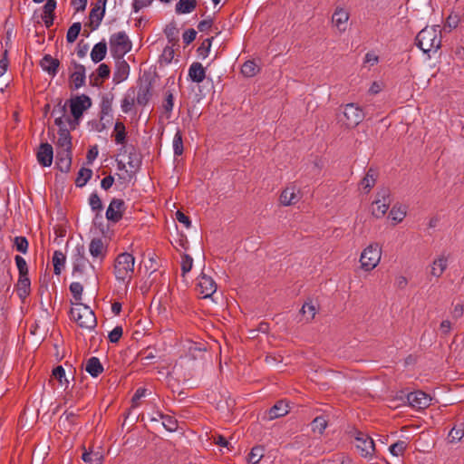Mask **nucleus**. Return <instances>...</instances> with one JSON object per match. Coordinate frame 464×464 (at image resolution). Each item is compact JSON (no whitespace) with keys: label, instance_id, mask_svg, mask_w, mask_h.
Here are the masks:
<instances>
[{"label":"nucleus","instance_id":"f257e3e1","mask_svg":"<svg viewBox=\"0 0 464 464\" xmlns=\"http://www.w3.org/2000/svg\"><path fill=\"white\" fill-rule=\"evenodd\" d=\"M438 26H426L419 32L415 38V44L424 53H436L441 46L440 31Z\"/></svg>","mask_w":464,"mask_h":464},{"label":"nucleus","instance_id":"f03ea898","mask_svg":"<svg viewBox=\"0 0 464 464\" xmlns=\"http://www.w3.org/2000/svg\"><path fill=\"white\" fill-rule=\"evenodd\" d=\"M134 264L135 258L131 254L128 252L119 254L113 266V274L116 280L128 285L132 279Z\"/></svg>","mask_w":464,"mask_h":464},{"label":"nucleus","instance_id":"7ed1b4c3","mask_svg":"<svg viewBox=\"0 0 464 464\" xmlns=\"http://www.w3.org/2000/svg\"><path fill=\"white\" fill-rule=\"evenodd\" d=\"M81 308H71L70 318L74 320L81 328L93 330L97 325V319L94 312L86 304L77 303Z\"/></svg>","mask_w":464,"mask_h":464},{"label":"nucleus","instance_id":"20e7f679","mask_svg":"<svg viewBox=\"0 0 464 464\" xmlns=\"http://www.w3.org/2000/svg\"><path fill=\"white\" fill-rule=\"evenodd\" d=\"M132 43L123 31L112 34L110 37V50L115 59H122L130 52Z\"/></svg>","mask_w":464,"mask_h":464},{"label":"nucleus","instance_id":"39448f33","mask_svg":"<svg viewBox=\"0 0 464 464\" xmlns=\"http://www.w3.org/2000/svg\"><path fill=\"white\" fill-rule=\"evenodd\" d=\"M363 110L356 103H347L338 115V121L347 128H355L364 119Z\"/></svg>","mask_w":464,"mask_h":464},{"label":"nucleus","instance_id":"423d86ee","mask_svg":"<svg viewBox=\"0 0 464 464\" xmlns=\"http://www.w3.org/2000/svg\"><path fill=\"white\" fill-rule=\"evenodd\" d=\"M354 445L361 457L372 459L375 454V444L373 440L366 433L354 431Z\"/></svg>","mask_w":464,"mask_h":464},{"label":"nucleus","instance_id":"0eeeda50","mask_svg":"<svg viewBox=\"0 0 464 464\" xmlns=\"http://www.w3.org/2000/svg\"><path fill=\"white\" fill-rule=\"evenodd\" d=\"M381 256L382 249L377 243L369 245L360 256L362 267L366 271L372 270L379 264Z\"/></svg>","mask_w":464,"mask_h":464},{"label":"nucleus","instance_id":"6e6552de","mask_svg":"<svg viewBox=\"0 0 464 464\" xmlns=\"http://www.w3.org/2000/svg\"><path fill=\"white\" fill-rule=\"evenodd\" d=\"M153 79L148 76L138 85V91L135 95L137 104L145 107L152 98Z\"/></svg>","mask_w":464,"mask_h":464},{"label":"nucleus","instance_id":"1a4fd4ad","mask_svg":"<svg viewBox=\"0 0 464 464\" xmlns=\"http://www.w3.org/2000/svg\"><path fill=\"white\" fill-rule=\"evenodd\" d=\"M69 107H70V112L72 116H82L83 112L91 108L92 102V99L86 95H77L75 97L71 98L67 101Z\"/></svg>","mask_w":464,"mask_h":464},{"label":"nucleus","instance_id":"9d476101","mask_svg":"<svg viewBox=\"0 0 464 464\" xmlns=\"http://www.w3.org/2000/svg\"><path fill=\"white\" fill-rule=\"evenodd\" d=\"M126 209V205L121 198H112L106 210V218L109 222L113 224L118 223L123 217V213Z\"/></svg>","mask_w":464,"mask_h":464},{"label":"nucleus","instance_id":"9b49d317","mask_svg":"<svg viewBox=\"0 0 464 464\" xmlns=\"http://www.w3.org/2000/svg\"><path fill=\"white\" fill-rule=\"evenodd\" d=\"M377 199L373 202L372 215L377 218L383 217L390 207V190L382 188L377 194Z\"/></svg>","mask_w":464,"mask_h":464},{"label":"nucleus","instance_id":"f8f14e48","mask_svg":"<svg viewBox=\"0 0 464 464\" xmlns=\"http://www.w3.org/2000/svg\"><path fill=\"white\" fill-rule=\"evenodd\" d=\"M107 0H97L94 6L92 8L90 14H89V26L92 31L96 30L104 15H105V7H106Z\"/></svg>","mask_w":464,"mask_h":464},{"label":"nucleus","instance_id":"ddd939ff","mask_svg":"<svg viewBox=\"0 0 464 464\" xmlns=\"http://www.w3.org/2000/svg\"><path fill=\"white\" fill-rule=\"evenodd\" d=\"M197 287L203 298L210 297L217 291V284L214 279L204 272L198 277Z\"/></svg>","mask_w":464,"mask_h":464},{"label":"nucleus","instance_id":"4468645a","mask_svg":"<svg viewBox=\"0 0 464 464\" xmlns=\"http://www.w3.org/2000/svg\"><path fill=\"white\" fill-rule=\"evenodd\" d=\"M113 100H114V94L111 92L103 94L101 99L99 117L101 118L102 121H105L107 123H111V121L113 120V114H112Z\"/></svg>","mask_w":464,"mask_h":464},{"label":"nucleus","instance_id":"2eb2a0df","mask_svg":"<svg viewBox=\"0 0 464 464\" xmlns=\"http://www.w3.org/2000/svg\"><path fill=\"white\" fill-rule=\"evenodd\" d=\"M409 405L415 409H424L430 406V397L422 391L409 392L406 396Z\"/></svg>","mask_w":464,"mask_h":464},{"label":"nucleus","instance_id":"dca6fc26","mask_svg":"<svg viewBox=\"0 0 464 464\" xmlns=\"http://www.w3.org/2000/svg\"><path fill=\"white\" fill-rule=\"evenodd\" d=\"M125 152L128 153V165L130 167V178L135 175L140 169L142 157L133 145L126 146Z\"/></svg>","mask_w":464,"mask_h":464},{"label":"nucleus","instance_id":"f3484780","mask_svg":"<svg viewBox=\"0 0 464 464\" xmlns=\"http://www.w3.org/2000/svg\"><path fill=\"white\" fill-rule=\"evenodd\" d=\"M37 160L43 167H50L53 160V149L48 142L41 143L37 154Z\"/></svg>","mask_w":464,"mask_h":464},{"label":"nucleus","instance_id":"a211bd4d","mask_svg":"<svg viewBox=\"0 0 464 464\" xmlns=\"http://www.w3.org/2000/svg\"><path fill=\"white\" fill-rule=\"evenodd\" d=\"M56 168L63 173H68L72 166V151L67 150H56Z\"/></svg>","mask_w":464,"mask_h":464},{"label":"nucleus","instance_id":"6ab92c4d","mask_svg":"<svg viewBox=\"0 0 464 464\" xmlns=\"http://www.w3.org/2000/svg\"><path fill=\"white\" fill-rule=\"evenodd\" d=\"M89 251L93 258H99L101 261H103L107 254V246L102 238L94 237L90 242Z\"/></svg>","mask_w":464,"mask_h":464},{"label":"nucleus","instance_id":"aec40b11","mask_svg":"<svg viewBox=\"0 0 464 464\" xmlns=\"http://www.w3.org/2000/svg\"><path fill=\"white\" fill-rule=\"evenodd\" d=\"M130 74V65L123 59H118L115 66V70L113 72V82L115 84H119L125 81Z\"/></svg>","mask_w":464,"mask_h":464},{"label":"nucleus","instance_id":"412c9836","mask_svg":"<svg viewBox=\"0 0 464 464\" xmlns=\"http://www.w3.org/2000/svg\"><path fill=\"white\" fill-rule=\"evenodd\" d=\"M40 66L49 75L54 77L58 72L60 61L56 58H53L51 54H44L40 61Z\"/></svg>","mask_w":464,"mask_h":464},{"label":"nucleus","instance_id":"4be33fe9","mask_svg":"<svg viewBox=\"0 0 464 464\" xmlns=\"http://www.w3.org/2000/svg\"><path fill=\"white\" fill-rule=\"evenodd\" d=\"M289 412V406L285 401H278L267 411V419L272 420L285 416Z\"/></svg>","mask_w":464,"mask_h":464},{"label":"nucleus","instance_id":"5701e85b","mask_svg":"<svg viewBox=\"0 0 464 464\" xmlns=\"http://www.w3.org/2000/svg\"><path fill=\"white\" fill-rule=\"evenodd\" d=\"M89 266L92 270L95 269L94 266L91 264L85 256V247L83 245H77L72 255V266Z\"/></svg>","mask_w":464,"mask_h":464},{"label":"nucleus","instance_id":"b1692460","mask_svg":"<svg viewBox=\"0 0 464 464\" xmlns=\"http://www.w3.org/2000/svg\"><path fill=\"white\" fill-rule=\"evenodd\" d=\"M188 78L193 82H202L206 78V69L198 62L192 63L188 68Z\"/></svg>","mask_w":464,"mask_h":464},{"label":"nucleus","instance_id":"393cba45","mask_svg":"<svg viewBox=\"0 0 464 464\" xmlns=\"http://www.w3.org/2000/svg\"><path fill=\"white\" fill-rule=\"evenodd\" d=\"M58 140L56 142V150H67L68 151H72V136L69 129H62L58 130Z\"/></svg>","mask_w":464,"mask_h":464},{"label":"nucleus","instance_id":"a878e982","mask_svg":"<svg viewBox=\"0 0 464 464\" xmlns=\"http://www.w3.org/2000/svg\"><path fill=\"white\" fill-rule=\"evenodd\" d=\"M89 205L91 209L95 212V217L93 218V223L97 224V219H102V211L103 209V205L102 199L96 191L91 193L89 197Z\"/></svg>","mask_w":464,"mask_h":464},{"label":"nucleus","instance_id":"bb28decb","mask_svg":"<svg viewBox=\"0 0 464 464\" xmlns=\"http://www.w3.org/2000/svg\"><path fill=\"white\" fill-rule=\"evenodd\" d=\"M348 19L349 14L343 8H336L332 16L333 24L338 28L340 32L345 31Z\"/></svg>","mask_w":464,"mask_h":464},{"label":"nucleus","instance_id":"cd10ccee","mask_svg":"<svg viewBox=\"0 0 464 464\" xmlns=\"http://www.w3.org/2000/svg\"><path fill=\"white\" fill-rule=\"evenodd\" d=\"M96 72L97 76H94V73L90 75V84L93 87H99L102 85V82H98L99 78L102 80H106L110 77L111 69L106 63H101L98 66Z\"/></svg>","mask_w":464,"mask_h":464},{"label":"nucleus","instance_id":"c85d7f7f","mask_svg":"<svg viewBox=\"0 0 464 464\" xmlns=\"http://www.w3.org/2000/svg\"><path fill=\"white\" fill-rule=\"evenodd\" d=\"M85 370L92 378H97L103 372L104 368L100 359L92 356L87 360Z\"/></svg>","mask_w":464,"mask_h":464},{"label":"nucleus","instance_id":"c756f323","mask_svg":"<svg viewBox=\"0 0 464 464\" xmlns=\"http://www.w3.org/2000/svg\"><path fill=\"white\" fill-rule=\"evenodd\" d=\"M135 95H136L135 88L130 87L127 90L126 93L124 94L123 99L121 100V111L124 113L130 112L131 110L133 109L135 103H137Z\"/></svg>","mask_w":464,"mask_h":464},{"label":"nucleus","instance_id":"7c9ffc66","mask_svg":"<svg viewBox=\"0 0 464 464\" xmlns=\"http://www.w3.org/2000/svg\"><path fill=\"white\" fill-rule=\"evenodd\" d=\"M299 196L295 193V187L285 188L280 195V202L284 206L294 205L299 200Z\"/></svg>","mask_w":464,"mask_h":464},{"label":"nucleus","instance_id":"2f4dec72","mask_svg":"<svg viewBox=\"0 0 464 464\" xmlns=\"http://www.w3.org/2000/svg\"><path fill=\"white\" fill-rule=\"evenodd\" d=\"M106 53H107V44L103 40V41L99 42L98 44H94V46L92 47V50L91 52L92 61L95 63H98L105 58Z\"/></svg>","mask_w":464,"mask_h":464},{"label":"nucleus","instance_id":"473e14b6","mask_svg":"<svg viewBox=\"0 0 464 464\" xmlns=\"http://www.w3.org/2000/svg\"><path fill=\"white\" fill-rule=\"evenodd\" d=\"M447 266H448V259L444 256L438 257L437 259H435L432 262L431 271H430L431 276H436V277L441 276V275L446 270Z\"/></svg>","mask_w":464,"mask_h":464},{"label":"nucleus","instance_id":"72a5a7b5","mask_svg":"<svg viewBox=\"0 0 464 464\" xmlns=\"http://www.w3.org/2000/svg\"><path fill=\"white\" fill-rule=\"evenodd\" d=\"M197 0H179L175 6L177 14H189L197 7Z\"/></svg>","mask_w":464,"mask_h":464},{"label":"nucleus","instance_id":"f704fd0d","mask_svg":"<svg viewBox=\"0 0 464 464\" xmlns=\"http://www.w3.org/2000/svg\"><path fill=\"white\" fill-rule=\"evenodd\" d=\"M113 136L116 144L124 145L126 143L127 131L123 122L119 121L115 122Z\"/></svg>","mask_w":464,"mask_h":464},{"label":"nucleus","instance_id":"c9c22d12","mask_svg":"<svg viewBox=\"0 0 464 464\" xmlns=\"http://www.w3.org/2000/svg\"><path fill=\"white\" fill-rule=\"evenodd\" d=\"M157 415L162 420V425L168 431L174 432L177 430L179 427L178 420L173 416L164 414L160 411H157Z\"/></svg>","mask_w":464,"mask_h":464},{"label":"nucleus","instance_id":"e433bc0d","mask_svg":"<svg viewBox=\"0 0 464 464\" xmlns=\"http://www.w3.org/2000/svg\"><path fill=\"white\" fill-rule=\"evenodd\" d=\"M31 281L27 276H19L17 282L18 295L21 298H25L29 295L31 290Z\"/></svg>","mask_w":464,"mask_h":464},{"label":"nucleus","instance_id":"4c0bfd02","mask_svg":"<svg viewBox=\"0 0 464 464\" xmlns=\"http://www.w3.org/2000/svg\"><path fill=\"white\" fill-rule=\"evenodd\" d=\"M66 261L65 255L61 250H55L53 256V273L59 276L64 267Z\"/></svg>","mask_w":464,"mask_h":464},{"label":"nucleus","instance_id":"58836bf2","mask_svg":"<svg viewBox=\"0 0 464 464\" xmlns=\"http://www.w3.org/2000/svg\"><path fill=\"white\" fill-rule=\"evenodd\" d=\"M82 459L86 464H102L103 456L100 451L85 450L82 455Z\"/></svg>","mask_w":464,"mask_h":464},{"label":"nucleus","instance_id":"ea45409f","mask_svg":"<svg viewBox=\"0 0 464 464\" xmlns=\"http://www.w3.org/2000/svg\"><path fill=\"white\" fill-rule=\"evenodd\" d=\"M92 176V170L91 169L87 168H82L78 171L76 179H75V185L78 188H82L86 185V183L91 179Z\"/></svg>","mask_w":464,"mask_h":464},{"label":"nucleus","instance_id":"a19ab883","mask_svg":"<svg viewBox=\"0 0 464 464\" xmlns=\"http://www.w3.org/2000/svg\"><path fill=\"white\" fill-rule=\"evenodd\" d=\"M259 67L255 61L248 60L245 62L241 68V72L246 77H253L259 72Z\"/></svg>","mask_w":464,"mask_h":464},{"label":"nucleus","instance_id":"79ce46f5","mask_svg":"<svg viewBox=\"0 0 464 464\" xmlns=\"http://www.w3.org/2000/svg\"><path fill=\"white\" fill-rule=\"evenodd\" d=\"M376 177V171L373 169L370 168L365 177L362 179L361 185L364 189L369 191L375 185Z\"/></svg>","mask_w":464,"mask_h":464},{"label":"nucleus","instance_id":"37998d69","mask_svg":"<svg viewBox=\"0 0 464 464\" xmlns=\"http://www.w3.org/2000/svg\"><path fill=\"white\" fill-rule=\"evenodd\" d=\"M169 43L175 44L179 41V29L175 22L169 23L164 29Z\"/></svg>","mask_w":464,"mask_h":464},{"label":"nucleus","instance_id":"c03bdc74","mask_svg":"<svg viewBox=\"0 0 464 464\" xmlns=\"http://www.w3.org/2000/svg\"><path fill=\"white\" fill-rule=\"evenodd\" d=\"M154 351L156 352V349L149 346L139 353V357L144 364H152L154 362V359L158 356Z\"/></svg>","mask_w":464,"mask_h":464},{"label":"nucleus","instance_id":"a18cd8bd","mask_svg":"<svg viewBox=\"0 0 464 464\" xmlns=\"http://www.w3.org/2000/svg\"><path fill=\"white\" fill-rule=\"evenodd\" d=\"M82 30V24L80 22L73 23L68 29L66 34V41L69 44H72L78 38Z\"/></svg>","mask_w":464,"mask_h":464},{"label":"nucleus","instance_id":"49530a36","mask_svg":"<svg viewBox=\"0 0 464 464\" xmlns=\"http://www.w3.org/2000/svg\"><path fill=\"white\" fill-rule=\"evenodd\" d=\"M264 448L262 446H256L252 448L247 457V461L250 464H258L264 456Z\"/></svg>","mask_w":464,"mask_h":464},{"label":"nucleus","instance_id":"de8ad7c7","mask_svg":"<svg viewBox=\"0 0 464 464\" xmlns=\"http://www.w3.org/2000/svg\"><path fill=\"white\" fill-rule=\"evenodd\" d=\"M173 150L175 156H181L184 151L182 132L178 130L173 138Z\"/></svg>","mask_w":464,"mask_h":464},{"label":"nucleus","instance_id":"09e8293b","mask_svg":"<svg viewBox=\"0 0 464 464\" xmlns=\"http://www.w3.org/2000/svg\"><path fill=\"white\" fill-rule=\"evenodd\" d=\"M162 107L164 112L167 114V118L169 119L174 107V96L170 90H168L165 92V99Z\"/></svg>","mask_w":464,"mask_h":464},{"label":"nucleus","instance_id":"8fccbe9b","mask_svg":"<svg viewBox=\"0 0 464 464\" xmlns=\"http://www.w3.org/2000/svg\"><path fill=\"white\" fill-rule=\"evenodd\" d=\"M407 442L404 440H398L389 447V451L392 456H402L407 449Z\"/></svg>","mask_w":464,"mask_h":464},{"label":"nucleus","instance_id":"3c124183","mask_svg":"<svg viewBox=\"0 0 464 464\" xmlns=\"http://www.w3.org/2000/svg\"><path fill=\"white\" fill-rule=\"evenodd\" d=\"M29 243L25 237L17 236L14 238V247L16 251L26 254L28 251Z\"/></svg>","mask_w":464,"mask_h":464},{"label":"nucleus","instance_id":"603ef678","mask_svg":"<svg viewBox=\"0 0 464 464\" xmlns=\"http://www.w3.org/2000/svg\"><path fill=\"white\" fill-rule=\"evenodd\" d=\"M311 425L314 432L317 431L319 434H323L327 427V420L324 416H318L314 419Z\"/></svg>","mask_w":464,"mask_h":464},{"label":"nucleus","instance_id":"864d4df0","mask_svg":"<svg viewBox=\"0 0 464 464\" xmlns=\"http://www.w3.org/2000/svg\"><path fill=\"white\" fill-rule=\"evenodd\" d=\"M212 40H213V37L207 38L202 42L200 46L198 47V49H197L198 55L199 57H201L202 59H205L206 57H208V55L210 52Z\"/></svg>","mask_w":464,"mask_h":464},{"label":"nucleus","instance_id":"5fc2aeb1","mask_svg":"<svg viewBox=\"0 0 464 464\" xmlns=\"http://www.w3.org/2000/svg\"><path fill=\"white\" fill-rule=\"evenodd\" d=\"M406 216V211L401 207L393 206L390 211L389 217L395 221V223H399L403 220Z\"/></svg>","mask_w":464,"mask_h":464},{"label":"nucleus","instance_id":"6e6d98bb","mask_svg":"<svg viewBox=\"0 0 464 464\" xmlns=\"http://www.w3.org/2000/svg\"><path fill=\"white\" fill-rule=\"evenodd\" d=\"M300 312L303 315L306 316V321H310L314 318L316 309L311 302H306L303 304Z\"/></svg>","mask_w":464,"mask_h":464},{"label":"nucleus","instance_id":"4d7b16f0","mask_svg":"<svg viewBox=\"0 0 464 464\" xmlns=\"http://www.w3.org/2000/svg\"><path fill=\"white\" fill-rule=\"evenodd\" d=\"M69 289H70V292L72 293L74 300L77 303H80V301L82 300V295L83 292L82 285L79 282H72V283H71Z\"/></svg>","mask_w":464,"mask_h":464},{"label":"nucleus","instance_id":"13d9d810","mask_svg":"<svg viewBox=\"0 0 464 464\" xmlns=\"http://www.w3.org/2000/svg\"><path fill=\"white\" fill-rule=\"evenodd\" d=\"M53 376L60 382L61 385L63 383L68 385L69 381L65 377V371L62 365H58L53 370ZM66 388L67 386H65V389Z\"/></svg>","mask_w":464,"mask_h":464},{"label":"nucleus","instance_id":"bf43d9fd","mask_svg":"<svg viewBox=\"0 0 464 464\" xmlns=\"http://www.w3.org/2000/svg\"><path fill=\"white\" fill-rule=\"evenodd\" d=\"M460 22L459 15L458 14H450L444 24V28L448 29L450 32L452 29H455L458 27L459 24Z\"/></svg>","mask_w":464,"mask_h":464},{"label":"nucleus","instance_id":"052dcab7","mask_svg":"<svg viewBox=\"0 0 464 464\" xmlns=\"http://www.w3.org/2000/svg\"><path fill=\"white\" fill-rule=\"evenodd\" d=\"M70 78L73 84V89L77 90L85 84L86 74H82L81 72H72Z\"/></svg>","mask_w":464,"mask_h":464},{"label":"nucleus","instance_id":"680f3d73","mask_svg":"<svg viewBox=\"0 0 464 464\" xmlns=\"http://www.w3.org/2000/svg\"><path fill=\"white\" fill-rule=\"evenodd\" d=\"M67 102L63 103L62 100H59L58 103L53 109L52 115L65 118L67 113Z\"/></svg>","mask_w":464,"mask_h":464},{"label":"nucleus","instance_id":"e2e57ef3","mask_svg":"<svg viewBox=\"0 0 464 464\" xmlns=\"http://www.w3.org/2000/svg\"><path fill=\"white\" fill-rule=\"evenodd\" d=\"M463 436H464V428L454 427L449 432L448 438L450 442H457V441H459L463 438Z\"/></svg>","mask_w":464,"mask_h":464},{"label":"nucleus","instance_id":"0e129e2a","mask_svg":"<svg viewBox=\"0 0 464 464\" xmlns=\"http://www.w3.org/2000/svg\"><path fill=\"white\" fill-rule=\"evenodd\" d=\"M192 265L193 258L189 255H183L181 258V272L183 276L191 270Z\"/></svg>","mask_w":464,"mask_h":464},{"label":"nucleus","instance_id":"69168bd1","mask_svg":"<svg viewBox=\"0 0 464 464\" xmlns=\"http://www.w3.org/2000/svg\"><path fill=\"white\" fill-rule=\"evenodd\" d=\"M14 260L19 272V276H27L28 267L25 259L21 256H15Z\"/></svg>","mask_w":464,"mask_h":464},{"label":"nucleus","instance_id":"338daca9","mask_svg":"<svg viewBox=\"0 0 464 464\" xmlns=\"http://www.w3.org/2000/svg\"><path fill=\"white\" fill-rule=\"evenodd\" d=\"M57 3L55 0H47L43 6V14L42 15H51L55 16L54 11L56 9Z\"/></svg>","mask_w":464,"mask_h":464},{"label":"nucleus","instance_id":"774afa93","mask_svg":"<svg viewBox=\"0 0 464 464\" xmlns=\"http://www.w3.org/2000/svg\"><path fill=\"white\" fill-rule=\"evenodd\" d=\"M123 334V329L121 326H116L114 327L108 335V338L111 343H116L120 341Z\"/></svg>","mask_w":464,"mask_h":464}]
</instances>
